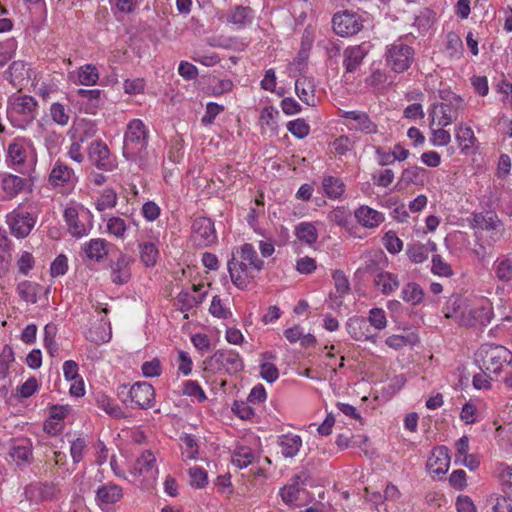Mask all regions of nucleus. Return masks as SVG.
<instances>
[{"mask_svg": "<svg viewBox=\"0 0 512 512\" xmlns=\"http://www.w3.org/2000/svg\"><path fill=\"white\" fill-rule=\"evenodd\" d=\"M14 361L13 349L6 345L0 354V379H4L9 371L10 364Z\"/></svg>", "mask_w": 512, "mask_h": 512, "instance_id": "55", "label": "nucleus"}, {"mask_svg": "<svg viewBox=\"0 0 512 512\" xmlns=\"http://www.w3.org/2000/svg\"><path fill=\"white\" fill-rule=\"evenodd\" d=\"M37 220L38 212L31 205L25 208L20 204L6 216L11 234L18 239L26 238L35 227Z\"/></svg>", "mask_w": 512, "mask_h": 512, "instance_id": "6", "label": "nucleus"}, {"mask_svg": "<svg viewBox=\"0 0 512 512\" xmlns=\"http://www.w3.org/2000/svg\"><path fill=\"white\" fill-rule=\"evenodd\" d=\"M350 216L351 214L346 207H337L328 214V220L338 226L346 227Z\"/></svg>", "mask_w": 512, "mask_h": 512, "instance_id": "51", "label": "nucleus"}, {"mask_svg": "<svg viewBox=\"0 0 512 512\" xmlns=\"http://www.w3.org/2000/svg\"><path fill=\"white\" fill-rule=\"evenodd\" d=\"M354 216L360 225L368 229L378 227L385 220V216L382 212L367 205L358 207L354 212Z\"/></svg>", "mask_w": 512, "mask_h": 512, "instance_id": "23", "label": "nucleus"}, {"mask_svg": "<svg viewBox=\"0 0 512 512\" xmlns=\"http://www.w3.org/2000/svg\"><path fill=\"white\" fill-rule=\"evenodd\" d=\"M346 329L348 334L356 341H365L372 338L368 321L364 317L355 316L349 318L346 323Z\"/></svg>", "mask_w": 512, "mask_h": 512, "instance_id": "27", "label": "nucleus"}, {"mask_svg": "<svg viewBox=\"0 0 512 512\" xmlns=\"http://www.w3.org/2000/svg\"><path fill=\"white\" fill-rule=\"evenodd\" d=\"M38 102L29 95H17L8 99L6 115L10 124L17 129L25 130L37 116Z\"/></svg>", "mask_w": 512, "mask_h": 512, "instance_id": "3", "label": "nucleus"}, {"mask_svg": "<svg viewBox=\"0 0 512 512\" xmlns=\"http://www.w3.org/2000/svg\"><path fill=\"white\" fill-rule=\"evenodd\" d=\"M493 270L499 281L509 283L512 280V259L508 255L498 257L493 264Z\"/></svg>", "mask_w": 512, "mask_h": 512, "instance_id": "35", "label": "nucleus"}, {"mask_svg": "<svg viewBox=\"0 0 512 512\" xmlns=\"http://www.w3.org/2000/svg\"><path fill=\"white\" fill-rule=\"evenodd\" d=\"M188 473L192 487L201 489L207 484V472L204 469L195 466L190 468Z\"/></svg>", "mask_w": 512, "mask_h": 512, "instance_id": "56", "label": "nucleus"}, {"mask_svg": "<svg viewBox=\"0 0 512 512\" xmlns=\"http://www.w3.org/2000/svg\"><path fill=\"white\" fill-rule=\"evenodd\" d=\"M401 297L405 302L417 305L422 302L424 292L419 284L409 282L403 287Z\"/></svg>", "mask_w": 512, "mask_h": 512, "instance_id": "41", "label": "nucleus"}, {"mask_svg": "<svg viewBox=\"0 0 512 512\" xmlns=\"http://www.w3.org/2000/svg\"><path fill=\"white\" fill-rule=\"evenodd\" d=\"M427 170L419 166H411L402 171L400 182L405 185L423 186L427 180Z\"/></svg>", "mask_w": 512, "mask_h": 512, "instance_id": "34", "label": "nucleus"}, {"mask_svg": "<svg viewBox=\"0 0 512 512\" xmlns=\"http://www.w3.org/2000/svg\"><path fill=\"white\" fill-rule=\"evenodd\" d=\"M332 278L335 283L336 291L339 293L340 296H343L344 294L348 293L350 290V283L346 275L341 270H336Z\"/></svg>", "mask_w": 512, "mask_h": 512, "instance_id": "61", "label": "nucleus"}, {"mask_svg": "<svg viewBox=\"0 0 512 512\" xmlns=\"http://www.w3.org/2000/svg\"><path fill=\"white\" fill-rule=\"evenodd\" d=\"M501 481L506 495L503 497L502 501L506 502V498L512 501V465L503 471L501 474Z\"/></svg>", "mask_w": 512, "mask_h": 512, "instance_id": "64", "label": "nucleus"}, {"mask_svg": "<svg viewBox=\"0 0 512 512\" xmlns=\"http://www.w3.org/2000/svg\"><path fill=\"white\" fill-rule=\"evenodd\" d=\"M295 235L299 241L311 246L318 239V232L313 223L301 222L295 227Z\"/></svg>", "mask_w": 512, "mask_h": 512, "instance_id": "37", "label": "nucleus"}, {"mask_svg": "<svg viewBox=\"0 0 512 512\" xmlns=\"http://www.w3.org/2000/svg\"><path fill=\"white\" fill-rule=\"evenodd\" d=\"M56 491V486L51 482L33 483L27 489V493H29L33 499L38 501L53 500L55 498Z\"/></svg>", "mask_w": 512, "mask_h": 512, "instance_id": "31", "label": "nucleus"}, {"mask_svg": "<svg viewBox=\"0 0 512 512\" xmlns=\"http://www.w3.org/2000/svg\"><path fill=\"white\" fill-rule=\"evenodd\" d=\"M8 454L18 466L26 465L32 456L31 444L27 440L16 441L10 447Z\"/></svg>", "mask_w": 512, "mask_h": 512, "instance_id": "30", "label": "nucleus"}, {"mask_svg": "<svg viewBox=\"0 0 512 512\" xmlns=\"http://www.w3.org/2000/svg\"><path fill=\"white\" fill-rule=\"evenodd\" d=\"M315 89L316 85L314 79L311 77L302 75L295 82V92L299 99L312 107L317 104Z\"/></svg>", "mask_w": 512, "mask_h": 512, "instance_id": "24", "label": "nucleus"}, {"mask_svg": "<svg viewBox=\"0 0 512 512\" xmlns=\"http://www.w3.org/2000/svg\"><path fill=\"white\" fill-rule=\"evenodd\" d=\"M203 287H204L203 284L193 285L194 293H191L188 291H181L177 295L176 301L180 305V310L182 312L189 311L192 308L197 307L204 301V298L206 297V294H207L206 291L203 293H200L198 295L195 294V293H199Z\"/></svg>", "mask_w": 512, "mask_h": 512, "instance_id": "26", "label": "nucleus"}, {"mask_svg": "<svg viewBox=\"0 0 512 512\" xmlns=\"http://www.w3.org/2000/svg\"><path fill=\"white\" fill-rule=\"evenodd\" d=\"M471 226L490 232L489 237L492 243L498 241L503 234L502 222L494 212L474 213L472 215Z\"/></svg>", "mask_w": 512, "mask_h": 512, "instance_id": "14", "label": "nucleus"}, {"mask_svg": "<svg viewBox=\"0 0 512 512\" xmlns=\"http://www.w3.org/2000/svg\"><path fill=\"white\" fill-rule=\"evenodd\" d=\"M322 187L325 194L329 198L337 199L341 197L345 191L343 181L334 176H325L322 181Z\"/></svg>", "mask_w": 512, "mask_h": 512, "instance_id": "38", "label": "nucleus"}, {"mask_svg": "<svg viewBox=\"0 0 512 512\" xmlns=\"http://www.w3.org/2000/svg\"><path fill=\"white\" fill-rule=\"evenodd\" d=\"M73 170L61 161H57L50 172L49 182L53 186H64L71 181Z\"/></svg>", "mask_w": 512, "mask_h": 512, "instance_id": "32", "label": "nucleus"}, {"mask_svg": "<svg viewBox=\"0 0 512 512\" xmlns=\"http://www.w3.org/2000/svg\"><path fill=\"white\" fill-rule=\"evenodd\" d=\"M455 138L462 151L470 150L477 141L472 128L462 123L457 127Z\"/></svg>", "mask_w": 512, "mask_h": 512, "instance_id": "39", "label": "nucleus"}, {"mask_svg": "<svg viewBox=\"0 0 512 512\" xmlns=\"http://www.w3.org/2000/svg\"><path fill=\"white\" fill-rule=\"evenodd\" d=\"M4 77L14 88L21 90L24 83L29 79L25 62L21 60L13 61L4 72Z\"/></svg>", "mask_w": 512, "mask_h": 512, "instance_id": "25", "label": "nucleus"}, {"mask_svg": "<svg viewBox=\"0 0 512 512\" xmlns=\"http://www.w3.org/2000/svg\"><path fill=\"white\" fill-rule=\"evenodd\" d=\"M32 147V142L26 137H15L7 146L6 149V162L10 167L24 166L28 154L29 148Z\"/></svg>", "mask_w": 512, "mask_h": 512, "instance_id": "15", "label": "nucleus"}, {"mask_svg": "<svg viewBox=\"0 0 512 512\" xmlns=\"http://www.w3.org/2000/svg\"><path fill=\"white\" fill-rule=\"evenodd\" d=\"M407 38L408 36L400 37L386 47L385 64L395 73L407 71L415 60L414 48L403 41Z\"/></svg>", "mask_w": 512, "mask_h": 512, "instance_id": "5", "label": "nucleus"}, {"mask_svg": "<svg viewBox=\"0 0 512 512\" xmlns=\"http://www.w3.org/2000/svg\"><path fill=\"white\" fill-rule=\"evenodd\" d=\"M180 439L182 441V454L188 459H196L199 446L195 437L191 434H185Z\"/></svg>", "mask_w": 512, "mask_h": 512, "instance_id": "47", "label": "nucleus"}, {"mask_svg": "<svg viewBox=\"0 0 512 512\" xmlns=\"http://www.w3.org/2000/svg\"><path fill=\"white\" fill-rule=\"evenodd\" d=\"M406 254L413 263H422L428 259V247L415 242L407 246Z\"/></svg>", "mask_w": 512, "mask_h": 512, "instance_id": "44", "label": "nucleus"}, {"mask_svg": "<svg viewBox=\"0 0 512 512\" xmlns=\"http://www.w3.org/2000/svg\"><path fill=\"white\" fill-rule=\"evenodd\" d=\"M41 290V286L30 281H22L17 286V291L22 300L32 304L37 302V295Z\"/></svg>", "mask_w": 512, "mask_h": 512, "instance_id": "42", "label": "nucleus"}, {"mask_svg": "<svg viewBox=\"0 0 512 512\" xmlns=\"http://www.w3.org/2000/svg\"><path fill=\"white\" fill-rule=\"evenodd\" d=\"M341 117L352 120L354 124L351 126V129L355 131L367 135L376 134L378 132V125L364 111H343Z\"/></svg>", "mask_w": 512, "mask_h": 512, "instance_id": "20", "label": "nucleus"}, {"mask_svg": "<svg viewBox=\"0 0 512 512\" xmlns=\"http://www.w3.org/2000/svg\"><path fill=\"white\" fill-rule=\"evenodd\" d=\"M368 323L378 330H382L387 325L385 311L381 308H372L369 311Z\"/></svg>", "mask_w": 512, "mask_h": 512, "instance_id": "58", "label": "nucleus"}, {"mask_svg": "<svg viewBox=\"0 0 512 512\" xmlns=\"http://www.w3.org/2000/svg\"><path fill=\"white\" fill-rule=\"evenodd\" d=\"M209 312L214 317L220 319H227L231 315L230 310L223 306L222 301L218 295L213 297L209 308Z\"/></svg>", "mask_w": 512, "mask_h": 512, "instance_id": "62", "label": "nucleus"}, {"mask_svg": "<svg viewBox=\"0 0 512 512\" xmlns=\"http://www.w3.org/2000/svg\"><path fill=\"white\" fill-rule=\"evenodd\" d=\"M64 218L72 236L80 238L87 235L90 227L84 224L80 219L78 211L74 207L65 209Z\"/></svg>", "mask_w": 512, "mask_h": 512, "instance_id": "28", "label": "nucleus"}, {"mask_svg": "<svg viewBox=\"0 0 512 512\" xmlns=\"http://www.w3.org/2000/svg\"><path fill=\"white\" fill-rule=\"evenodd\" d=\"M299 476L294 477V482L284 486L280 490V496L284 503L292 504L299 499V488H298Z\"/></svg>", "mask_w": 512, "mask_h": 512, "instance_id": "50", "label": "nucleus"}, {"mask_svg": "<svg viewBox=\"0 0 512 512\" xmlns=\"http://www.w3.org/2000/svg\"><path fill=\"white\" fill-rule=\"evenodd\" d=\"M511 362V351L502 345L485 343L475 352V363L481 371L498 374L504 364Z\"/></svg>", "mask_w": 512, "mask_h": 512, "instance_id": "4", "label": "nucleus"}, {"mask_svg": "<svg viewBox=\"0 0 512 512\" xmlns=\"http://www.w3.org/2000/svg\"><path fill=\"white\" fill-rule=\"evenodd\" d=\"M255 460V454L250 447L239 446L232 454V463L238 468H246Z\"/></svg>", "mask_w": 512, "mask_h": 512, "instance_id": "40", "label": "nucleus"}, {"mask_svg": "<svg viewBox=\"0 0 512 512\" xmlns=\"http://www.w3.org/2000/svg\"><path fill=\"white\" fill-rule=\"evenodd\" d=\"M109 243L105 239H91L83 246L85 256L93 261L101 262L108 254Z\"/></svg>", "mask_w": 512, "mask_h": 512, "instance_id": "29", "label": "nucleus"}, {"mask_svg": "<svg viewBox=\"0 0 512 512\" xmlns=\"http://www.w3.org/2000/svg\"><path fill=\"white\" fill-rule=\"evenodd\" d=\"M117 204V194L113 189L107 188L103 191L100 198L96 202V209L104 211L108 208H113Z\"/></svg>", "mask_w": 512, "mask_h": 512, "instance_id": "48", "label": "nucleus"}, {"mask_svg": "<svg viewBox=\"0 0 512 512\" xmlns=\"http://www.w3.org/2000/svg\"><path fill=\"white\" fill-rule=\"evenodd\" d=\"M183 394L195 397L199 402L206 400V394L197 381H185L183 384Z\"/></svg>", "mask_w": 512, "mask_h": 512, "instance_id": "54", "label": "nucleus"}, {"mask_svg": "<svg viewBox=\"0 0 512 512\" xmlns=\"http://www.w3.org/2000/svg\"><path fill=\"white\" fill-rule=\"evenodd\" d=\"M158 255L159 251L155 244L148 242L140 245V258L145 266H154L157 262Z\"/></svg>", "mask_w": 512, "mask_h": 512, "instance_id": "46", "label": "nucleus"}, {"mask_svg": "<svg viewBox=\"0 0 512 512\" xmlns=\"http://www.w3.org/2000/svg\"><path fill=\"white\" fill-rule=\"evenodd\" d=\"M493 316L491 304L486 300L465 307L461 310L459 324L462 326H486Z\"/></svg>", "mask_w": 512, "mask_h": 512, "instance_id": "10", "label": "nucleus"}, {"mask_svg": "<svg viewBox=\"0 0 512 512\" xmlns=\"http://www.w3.org/2000/svg\"><path fill=\"white\" fill-rule=\"evenodd\" d=\"M87 444L84 438H77L71 443L70 454L74 464L82 461Z\"/></svg>", "mask_w": 512, "mask_h": 512, "instance_id": "60", "label": "nucleus"}, {"mask_svg": "<svg viewBox=\"0 0 512 512\" xmlns=\"http://www.w3.org/2000/svg\"><path fill=\"white\" fill-rule=\"evenodd\" d=\"M450 465L449 449L446 446H438L434 448L427 461V469L431 474L444 475Z\"/></svg>", "mask_w": 512, "mask_h": 512, "instance_id": "21", "label": "nucleus"}, {"mask_svg": "<svg viewBox=\"0 0 512 512\" xmlns=\"http://www.w3.org/2000/svg\"><path fill=\"white\" fill-rule=\"evenodd\" d=\"M142 373L147 378L157 377L162 373V366L159 359L154 358L142 364Z\"/></svg>", "mask_w": 512, "mask_h": 512, "instance_id": "63", "label": "nucleus"}, {"mask_svg": "<svg viewBox=\"0 0 512 512\" xmlns=\"http://www.w3.org/2000/svg\"><path fill=\"white\" fill-rule=\"evenodd\" d=\"M33 182L30 178L12 173L0 174V201H10L21 193H31Z\"/></svg>", "mask_w": 512, "mask_h": 512, "instance_id": "9", "label": "nucleus"}, {"mask_svg": "<svg viewBox=\"0 0 512 512\" xmlns=\"http://www.w3.org/2000/svg\"><path fill=\"white\" fill-rule=\"evenodd\" d=\"M133 471L146 480H155L158 475L156 457L152 451H144L135 461Z\"/></svg>", "mask_w": 512, "mask_h": 512, "instance_id": "22", "label": "nucleus"}, {"mask_svg": "<svg viewBox=\"0 0 512 512\" xmlns=\"http://www.w3.org/2000/svg\"><path fill=\"white\" fill-rule=\"evenodd\" d=\"M155 403L154 387L148 382H136L130 386L129 405L135 409H149Z\"/></svg>", "mask_w": 512, "mask_h": 512, "instance_id": "13", "label": "nucleus"}, {"mask_svg": "<svg viewBox=\"0 0 512 512\" xmlns=\"http://www.w3.org/2000/svg\"><path fill=\"white\" fill-rule=\"evenodd\" d=\"M361 15L349 11L336 13L332 18L333 30L341 37H349L359 33L364 25Z\"/></svg>", "mask_w": 512, "mask_h": 512, "instance_id": "11", "label": "nucleus"}, {"mask_svg": "<svg viewBox=\"0 0 512 512\" xmlns=\"http://www.w3.org/2000/svg\"><path fill=\"white\" fill-rule=\"evenodd\" d=\"M127 230V224L120 217H111L107 221V231L117 238H123Z\"/></svg>", "mask_w": 512, "mask_h": 512, "instance_id": "53", "label": "nucleus"}, {"mask_svg": "<svg viewBox=\"0 0 512 512\" xmlns=\"http://www.w3.org/2000/svg\"><path fill=\"white\" fill-rule=\"evenodd\" d=\"M287 130L298 139H303L309 134L310 126L304 119L298 118L288 122Z\"/></svg>", "mask_w": 512, "mask_h": 512, "instance_id": "49", "label": "nucleus"}, {"mask_svg": "<svg viewBox=\"0 0 512 512\" xmlns=\"http://www.w3.org/2000/svg\"><path fill=\"white\" fill-rule=\"evenodd\" d=\"M50 116L52 120L60 126H66L70 120L69 109L60 102H54L51 104Z\"/></svg>", "mask_w": 512, "mask_h": 512, "instance_id": "45", "label": "nucleus"}, {"mask_svg": "<svg viewBox=\"0 0 512 512\" xmlns=\"http://www.w3.org/2000/svg\"><path fill=\"white\" fill-rule=\"evenodd\" d=\"M192 240L196 246L206 248L217 241L214 222L208 217H198L192 223Z\"/></svg>", "mask_w": 512, "mask_h": 512, "instance_id": "12", "label": "nucleus"}, {"mask_svg": "<svg viewBox=\"0 0 512 512\" xmlns=\"http://www.w3.org/2000/svg\"><path fill=\"white\" fill-rule=\"evenodd\" d=\"M95 493V502L103 512H112L109 506L123 498L122 488L113 482L99 486Z\"/></svg>", "mask_w": 512, "mask_h": 512, "instance_id": "16", "label": "nucleus"}, {"mask_svg": "<svg viewBox=\"0 0 512 512\" xmlns=\"http://www.w3.org/2000/svg\"><path fill=\"white\" fill-rule=\"evenodd\" d=\"M90 159L98 169L103 171H113L117 167L115 158L111 156L108 146L102 141L92 143Z\"/></svg>", "mask_w": 512, "mask_h": 512, "instance_id": "18", "label": "nucleus"}, {"mask_svg": "<svg viewBox=\"0 0 512 512\" xmlns=\"http://www.w3.org/2000/svg\"><path fill=\"white\" fill-rule=\"evenodd\" d=\"M133 262L134 259L125 253H120L117 260L111 262V280L114 284L124 285L129 282L131 279L130 266Z\"/></svg>", "mask_w": 512, "mask_h": 512, "instance_id": "19", "label": "nucleus"}, {"mask_svg": "<svg viewBox=\"0 0 512 512\" xmlns=\"http://www.w3.org/2000/svg\"><path fill=\"white\" fill-rule=\"evenodd\" d=\"M252 404L245 401H235L232 406V411L241 419L249 420L254 416V409Z\"/></svg>", "mask_w": 512, "mask_h": 512, "instance_id": "59", "label": "nucleus"}, {"mask_svg": "<svg viewBox=\"0 0 512 512\" xmlns=\"http://www.w3.org/2000/svg\"><path fill=\"white\" fill-rule=\"evenodd\" d=\"M148 145V129L140 119L131 120L123 141V156L132 162H142Z\"/></svg>", "mask_w": 512, "mask_h": 512, "instance_id": "2", "label": "nucleus"}, {"mask_svg": "<svg viewBox=\"0 0 512 512\" xmlns=\"http://www.w3.org/2000/svg\"><path fill=\"white\" fill-rule=\"evenodd\" d=\"M431 271L436 275L445 277L453 274L451 266L440 255H433Z\"/></svg>", "mask_w": 512, "mask_h": 512, "instance_id": "57", "label": "nucleus"}, {"mask_svg": "<svg viewBox=\"0 0 512 512\" xmlns=\"http://www.w3.org/2000/svg\"><path fill=\"white\" fill-rule=\"evenodd\" d=\"M375 286L384 295H390L395 292L400 285L397 275L390 272H380L374 279Z\"/></svg>", "mask_w": 512, "mask_h": 512, "instance_id": "33", "label": "nucleus"}, {"mask_svg": "<svg viewBox=\"0 0 512 512\" xmlns=\"http://www.w3.org/2000/svg\"><path fill=\"white\" fill-rule=\"evenodd\" d=\"M240 260L233 254L228 260L227 268L232 283L239 289L247 288L251 280L254 278L253 271L259 272L263 269L264 262L261 260L253 245L245 243L237 251Z\"/></svg>", "mask_w": 512, "mask_h": 512, "instance_id": "1", "label": "nucleus"}, {"mask_svg": "<svg viewBox=\"0 0 512 512\" xmlns=\"http://www.w3.org/2000/svg\"><path fill=\"white\" fill-rule=\"evenodd\" d=\"M78 79L82 85H94L99 79L98 69L92 64L83 65L78 70Z\"/></svg>", "mask_w": 512, "mask_h": 512, "instance_id": "43", "label": "nucleus"}, {"mask_svg": "<svg viewBox=\"0 0 512 512\" xmlns=\"http://www.w3.org/2000/svg\"><path fill=\"white\" fill-rule=\"evenodd\" d=\"M383 244L391 254H397L403 249V242L394 231H388L383 237Z\"/></svg>", "mask_w": 512, "mask_h": 512, "instance_id": "52", "label": "nucleus"}, {"mask_svg": "<svg viewBox=\"0 0 512 512\" xmlns=\"http://www.w3.org/2000/svg\"><path fill=\"white\" fill-rule=\"evenodd\" d=\"M282 455L286 458L294 457L302 446V439L299 435H282L279 438Z\"/></svg>", "mask_w": 512, "mask_h": 512, "instance_id": "36", "label": "nucleus"}, {"mask_svg": "<svg viewBox=\"0 0 512 512\" xmlns=\"http://www.w3.org/2000/svg\"><path fill=\"white\" fill-rule=\"evenodd\" d=\"M440 98L442 102L435 106L441 114L438 126L446 127L458 118L459 113L464 110L465 103L462 97L447 90L440 91Z\"/></svg>", "mask_w": 512, "mask_h": 512, "instance_id": "8", "label": "nucleus"}, {"mask_svg": "<svg viewBox=\"0 0 512 512\" xmlns=\"http://www.w3.org/2000/svg\"><path fill=\"white\" fill-rule=\"evenodd\" d=\"M205 369L213 373L224 370L228 374H235L244 368V363L238 352L232 349H219L205 361Z\"/></svg>", "mask_w": 512, "mask_h": 512, "instance_id": "7", "label": "nucleus"}, {"mask_svg": "<svg viewBox=\"0 0 512 512\" xmlns=\"http://www.w3.org/2000/svg\"><path fill=\"white\" fill-rule=\"evenodd\" d=\"M370 51V45L363 42L358 45H352L345 48L343 52V66L346 73H354L362 65L363 60Z\"/></svg>", "mask_w": 512, "mask_h": 512, "instance_id": "17", "label": "nucleus"}]
</instances>
